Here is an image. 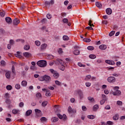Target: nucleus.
Instances as JSON below:
<instances>
[{"instance_id":"nucleus-44","label":"nucleus","mask_w":125,"mask_h":125,"mask_svg":"<svg viewBox=\"0 0 125 125\" xmlns=\"http://www.w3.org/2000/svg\"><path fill=\"white\" fill-rule=\"evenodd\" d=\"M39 80L40 81V82H43V81H44V76L39 77Z\"/></svg>"},{"instance_id":"nucleus-19","label":"nucleus","mask_w":125,"mask_h":125,"mask_svg":"<svg viewBox=\"0 0 125 125\" xmlns=\"http://www.w3.org/2000/svg\"><path fill=\"white\" fill-rule=\"evenodd\" d=\"M96 6L97 7H98V8H102V4L99 2H96Z\"/></svg>"},{"instance_id":"nucleus-42","label":"nucleus","mask_w":125,"mask_h":125,"mask_svg":"<svg viewBox=\"0 0 125 125\" xmlns=\"http://www.w3.org/2000/svg\"><path fill=\"white\" fill-rule=\"evenodd\" d=\"M21 87V86L20 85V84H16L15 85V88H16V89H20Z\"/></svg>"},{"instance_id":"nucleus-58","label":"nucleus","mask_w":125,"mask_h":125,"mask_svg":"<svg viewBox=\"0 0 125 125\" xmlns=\"http://www.w3.org/2000/svg\"><path fill=\"white\" fill-rule=\"evenodd\" d=\"M46 17L48 19H51V15L50 14H48L47 15H46Z\"/></svg>"},{"instance_id":"nucleus-37","label":"nucleus","mask_w":125,"mask_h":125,"mask_svg":"<svg viewBox=\"0 0 125 125\" xmlns=\"http://www.w3.org/2000/svg\"><path fill=\"white\" fill-rule=\"evenodd\" d=\"M41 121L42 122H46V121H47V119L45 117H42L41 118Z\"/></svg>"},{"instance_id":"nucleus-49","label":"nucleus","mask_w":125,"mask_h":125,"mask_svg":"<svg viewBox=\"0 0 125 125\" xmlns=\"http://www.w3.org/2000/svg\"><path fill=\"white\" fill-rule=\"evenodd\" d=\"M12 72L14 74V75H15V67H14V65L12 66Z\"/></svg>"},{"instance_id":"nucleus-47","label":"nucleus","mask_w":125,"mask_h":125,"mask_svg":"<svg viewBox=\"0 0 125 125\" xmlns=\"http://www.w3.org/2000/svg\"><path fill=\"white\" fill-rule=\"evenodd\" d=\"M85 85L87 87H89V86L91 85V83H90V82H86L85 83Z\"/></svg>"},{"instance_id":"nucleus-29","label":"nucleus","mask_w":125,"mask_h":125,"mask_svg":"<svg viewBox=\"0 0 125 125\" xmlns=\"http://www.w3.org/2000/svg\"><path fill=\"white\" fill-rule=\"evenodd\" d=\"M32 114V110H28L26 112V116H30Z\"/></svg>"},{"instance_id":"nucleus-57","label":"nucleus","mask_w":125,"mask_h":125,"mask_svg":"<svg viewBox=\"0 0 125 125\" xmlns=\"http://www.w3.org/2000/svg\"><path fill=\"white\" fill-rule=\"evenodd\" d=\"M117 103L119 106H122L123 105V102H122V101H118Z\"/></svg>"},{"instance_id":"nucleus-46","label":"nucleus","mask_w":125,"mask_h":125,"mask_svg":"<svg viewBox=\"0 0 125 125\" xmlns=\"http://www.w3.org/2000/svg\"><path fill=\"white\" fill-rule=\"evenodd\" d=\"M41 22L42 24H45V23L47 22V20L46 19H44L41 21Z\"/></svg>"},{"instance_id":"nucleus-45","label":"nucleus","mask_w":125,"mask_h":125,"mask_svg":"<svg viewBox=\"0 0 125 125\" xmlns=\"http://www.w3.org/2000/svg\"><path fill=\"white\" fill-rule=\"evenodd\" d=\"M36 97H37V98H42V94L40 93H37L36 94Z\"/></svg>"},{"instance_id":"nucleus-61","label":"nucleus","mask_w":125,"mask_h":125,"mask_svg":"<svg viewBox=\"0 0 125 125\" xmlns=\"http://www.w3.org/2000/svg\"><path fill=\"white\" fill-rule=\"evenodd\" d=\"M112 76L113 77H119V76H120V74H119V73H113V74H112Z\"/></svg>"},{"instance_id":"nucleus-25","label":"nucleus","mask_w":125,"mask_h":125,"mask_svg":"<svg viewBox=\"0 0 125 125\" xmlns=\"http://www.w3.org/2000/svg\"><path fill=\"white\" fill-rule=\"evenodd\" d=\"M89 57L90 59H95V58H96V56L94 54H91L89 56Z\"/></svg>"},{"instance_id":"nucleus-48","label":"nucleus","mask_w":125,"mask_h":125,"mask_svg":"<svg viewBox=\"0 0 125 125\" xmlns=\"http://www.w3.org/2000/svg\"><path fill=\"white\" fill-rule=\"evenodd\" d=\"M60 68L62 71H64V70H65V66L63 64H62Z\"/></svg>"},{"instance_id":"nucleus-17","label":"nucleus","mask_w":125,"mask_h":125,"mask_svg":"<svg viewBox=\"0 0 125 125\" xmlns=\"http://www.w3.org/2000/svg\"><path fill=\"white\" fill-rule=\"evenodd\" d=\"M27 83L26 81H22L21 83V85L22 86L26 87L27 86Z\"/></svg>"},{"instance_id":"nucleus-2","label":"nucleus","mask_w":125,"mask_h":125,"mask_svg":"<svg viewBox=\"0 0 125 125\" xmlns=\"http://www.w3.org/2000/svg\"><path fill=\"white\" fill-rule=\"evenodd\" d=\"M37 64L39 67H41V68H44V67H46L47 62L46 61L44 60H41L37 62Z\"/></svg>"},{"instance_id":"nucleus-54","label":"nucleus","mask_w":125,"mask_h":125,"mask_svg":"<svg viewBox=\"0 0 125 125\" xmlns=\"http://www.w3.org/2000/svg\"><path fill=\"white\" fill-rule=\"evenodd\" d=\"M0 64L1 66H5V61L3 60L1 61Z\"/></svg>"},{"instance_id":"nucleus-7","label":"nucleus","mask_w":125,"mask_h":125,"mask_svg":"<svg viewBox=\"0 0 125 125\" xmlns=\"http://www.w3.org/2000/svg\"><path fill=\"white\" fill-rule=\"evenodd\" d=\"M19 23H20V21L17 18H16L13 20V24L15 26H17Z\"/></svg>"},{"instance_id":"nucleus-39","label":"nucleus","mask_w":125,"mask_h":125,"mask_svg":"<svg viewBox=\"0 0 125 125\" xmlns=\"http://www.w3.org/2000/svg\"><path fill=\"white\" fill-rule=\"evenodd\" d=\"M42 105L43 107H45L46 105H47V101H44L42 103Z\"/></svg>"},{"instance_id":"nucleus-30","label":"nucleus","mask_w":125,"mask_h":125,"mask_svg":"<svg viewBox=\"0 0 125 125\" xmlns=\"http://www.w3.org/2000/svg\"><path fill=\"white\" fill-rule=\"evenodd\" d=\"M83 42H90L91 40L90 39L87 38H84L83 39Z\"/></svg>"},{"instance_id":"nucleus-13","label":"nucleus","mask_w":125,"mask_h":125,"mask_svg":"<svg viewBox=\"0 0 125 125\" xmlns=\"http://www.w3.org/2000/svg\"><path fill=\"white\" fill-rule=\"evenodd\" d=\"M88 100H89V101H90V102H91V103H94V102H95V100L94 99V98L93 97H88L87 98Z\"/></svg>"},{"instance_id":"nucleus-20","label":"nucleus","mask_w":125,"mask_h":125,"mask_svg":"<svg viewBox=\"0 0 125 125\" xmlns=\"http://www.w3.org/2000/svg\"><path fill=\"white\" fill-rule=\"evenodd\" d=\"M87 118H88V119H89L90 120H94V119H95L96 118V116L93 115H88L87 116Z\"/></svg>"},{"instance_id":"nucleus-6","label":"nucleus","mask_w":125,"mask_h":125,"mask_svg":"<svg viewBox=\"0 0 125 125\" xmlns=\"http://www.w3.org/2000/svg\"><path fill=\"white\" fill-rule=\"evenodd\" d=\"M44 80L46 83H49L51 81V77L47 75H44Z\"/></svg>"},{"instance_id":"nucleus-4","label":"nucleus","mask_w":125,"mask_h":125,"mask_svg":"<svg viewBox=\"0 0 125 125\" xmlns=\"http://www.w3.org/2000/svg\"><path fill=\"white\" fill-rule=\"evenodd\" d=\"M107 82L111 83H116V78L113 76H110L107 78Z\"/></svg>"},{"instance_id":"nucleus-27","label":"nucleus","mask_w":125,"mask_h":125,"mask_svg":"<svg viewBox=\"0 0 125 125\" xmlns=\"http://www.w3.org/2000/svg\"><path fill=\"white\" fill-rule=\"evenodd\" d=\"M62 39H63V41H69V37H68L66 35H64L62 37Z\"/></svg>"},{"instance_id":"nucleus-14","label":"nucleus","mask_w":125,"mask_h":125,"mask_svg":"<svg viewBox=\"0 0 125 125\" xmlns=\"http://www.w3.org/2000/svg\"><path fill=\"white\" fill-rule=\"evenodd\" d=\"M47 47V44L46 43H43L41 45V49H42V50H44V49H46Z\"/></svg>"},{"instance_id":"nucleus-8","label":"nucleus","mask_w":125,"mask_h":125,"mask_svg":"<svg viewBox=\"0 0 125 125\" xmlns=\"http://www.w3.org/2000/svg\"><path fill=\"white\" fill-rule=\"evenodd\" d=\"M5 20L7 24H11L12 23V20L9 17L5 18Z\"/></svg>"},{"instance_id":"nucleus-5","label":"nucleus","mask_w":125,"mask_h":125,"mask_svg":"<svg viewBox=\"0 0 125 125\" xmlns=\"http://www.w3.org/2000/svg\"><path fill=\"white\" fill-rule=\"evenodd\" d=\"M91 23H92V21H91V20H90L89 21V23H88V25L90 26H88L86 27V29L87 30H93V28H92V27H94V25H93V23L91 24Z\"/></svg>"},{"instance_id":"nucleus-1","label":"nucleus","mask_w":125,"mask_h":125,"mask_svg":"<svg viewBox=\"0 0 125 125\" xmlns=\"http://www.w3.org/2000/svg\"><path fill=\"white\" fill-rule=\"evenodd\" d=\"M115 91H112V94L114 96H120L122 92L119 90L120 87L119 86H111Z\"/></svg>"},{"instance_id":"nucleus-59","label":"nucleus","mask_w":125,"mask_h":125,"mask_svg":"<svg viewBox=\"0 0 125 125\" xmlns=\"http://www.w3.org/2000/svg\"><path fill=\"white\" fill-rule=\"evenodd\" d=\"M10 43L11 45H13V44H14V43H15L14 41H13V40H10Z\"/></svg>"},{"instance_id":"nucleus-38","label":"nucleus","mask_w":125,"mask_h":125,"mask_svg":"<svg viewBox=\"0 0 125 125\" xmlns=\"http://www.w3.org/2000/svg\"><path fill=\"white\" fill-rule=\"evenodd\" d=\"M19 112H20L19 110L18 109H13L12 110V113L13 114H17V113H19Z\"/></svg>"},{"instance_id":"nucleus-32","label":"nucleus","mask_w":125,"mask_h":125,"mask_svg":"<svg viewBox=\"0 0 125 125\" xmlns=\"http://www.w3.org/2000/svg\"><path fill=\"white\" fill-rule=\"evenodd\" d=\"M0 16H1L2 17H4V15H5V12L3 11H0Z\"/></svg>"},{"instance_id":"nucleus-53","label":"nucleus","mask_w":125,"mask_h":125,"mask_svg":"<svg viewBox=\"0 0 125 125\" xmlns=\"http://www.w3.org/2000/svg\"><path fill=\"white\" fill-rule=\"evenodd\" d=\"M68 111L69 112V113H72V112H73V109H72L71 106H69L68 107Z\"/></svg>"},{"instance_id":"nucleus-41","label":"nucleus","mask_w":125,"mask_h":125,"mask_svg":"<svg viewBox=\"0 0 125 125\" xmlns=\"http://www.w3.org/2000/svg\"><path fill=\"white\" fill-rule=\"evenodd\" d=\"M55 83L56 84H57V85H59V86H60L62 84L61 82H59V81L58 80L55 81Z\"/></svg>"},{"instance_id":"nucleus-23","label":"nucleus","mask_w":125,"mask_h":125,"mask_svg":"<svg viewBox=\"0 0 125 125\" xmlns=\"http://www.w3.org/2000/svg\"><path fill=\"white\" fill-rule=\"evenodd\" d=\"M98 109H99V105H98V104H96L95 105H94L93 106V111H97V110H98Z\"/></svg>"},{"instance_id":"nucleus-12","label":"nucleus","mask_w":125,"mask_h":125,"mask_svg":"<svg viewBox=\"0 0 125 125\" xmlns=\"http://www.w3.org/2000/svg\"><path fill=\"white\" fill-rule=\"evenodd\" d=\"M23 55L24 57H26L27 58H29V57H31V56H32L31 53L28 52H24L23 53Z\"/></svg>"},{"instance_id":"nucleus-56","label":"nucleus","mask_w":125,"mask_h":125,"mask_svg":"<svg viewBox=\"0 0 125 125\" xmlns=\"http://www.w3.org/2000/svg\"><path fill=\"white\" fill-rule=\"evenodd\" d=\"M62 21L63 22V23H67L68 22H69V21L68 20V19L64 18L62 20Z\"/></svg>"},{"instance_id":"nucleus-24","label":"nucleus","mask_w":125,"mask_h":125,"mask_svg":"<svg viewBox=\"0 0 125 125\" xmlns=\"http://www.w3.org/2000/svg\"><path fill=\"white\" fill-rule=\"evenodd\" d=\"M51 120L53 123H56V122H58L59 119L56 117H53Z\"/></svg>"},{"instance_id":"nucleus-9","label":"nucleus","mask_w":125,"mask_h":125,"mask_svg":"<svg viewBox=\"0 0 125 125\" xmlns=\"http://www.w3.org/2000/svg\"><path fill=\"white\" fill-rule=\"evenodd\" d=\"M78 93L80 96V99H83V91H82L81 90H79L78 91Z\"/></svg>"},{"instance_id":"nucleus-34","label":"nucleus","mask_w":125,"mask_h":125,"mask_svg":"<svg viewBox=\"0 0 125 125\" xmlns=\"http://www.w3.org/2000/svg\"><path fill=\"white\" fill-rule=\"evenodd\" d=\"M6 87L7 90H11L12 89V86L10 85H7Z\"/></svg>"},{"instance_id":"nucleus-36","label":"nucleus","mask_w":125,"mask_h":125,"mask_svg":"<svg viewBox=\"0 0 125 125\" xmlns=\"http://www.w3.org/2000/svg\"><path fill=\"white\" fill-rule=\"evenodd\" d=\"M35 43L36 45H37V46H40L41 45V42L39 41H35Z\"/></svg>"},{"instance_id":"nucleus-3","label":"nucleus","mask_w":125,"mask_h":125,"mask_svg":"<svg viewBox=\"0 0 125 125\" xmlns=\"http://www.w3.org/2000/svg\"><path fill=\"white\" fill-rule=\"evenodd\" d=\"M50 71L53 74V76L55 79H58V78H59V74L57 71H56L53 69H50Z\"/></svg>"},{"instance_id":"nucleus-55","label":"nucleus","mask_w":125,"mask_h":125,"mask_svg":"<svg viewBox=\"0 0 125 125\" xmlns=\"http://www.w3.org/2000/svg\"><path fill=\"white\" fill-rule=\"evenodd\" d=\"M19 107H20L21 108H23V107H24V103L21 102L19 104Z\"/></svg>"},{"instance_id":"nucleus-50","label":"nucleus","mask_w":125,"mask_h":125,"mask_svg":"<svg viewBox=\"0 0 125 125\" xmlns=\"http://www.w3.org/2000/svg\"><path fill=\"white\" fill-rule=\"evenodd\" d=\"M48 59H53L54 58V57L52 55H49L47 56Z\"/></svg>"},{"instance_id":"nucleus-22","label":"nucleus","mask_w":125,"mask_h":125,"mask_svg":"<svg viewBox=\"0 0 125 125\" xmlns=\"http://www.w3.org/2000/svg\"><path fill=\"white\" fill-rule=\"evenodd\" d=\"M80 53V50H75L73 51V54H74V55H79Z\"/></svg>"},{"instance_id":"nucleus-64","label":"nucleus","mask_w":125,"mask_h":125,"mask_svg":"<svg viewBox=\"0 0 125 125\" xmlns=\"http://www.w3.org/2000/svg\"><path fill=\"white\" fill-rule=\"evenodd\" d=\"M113 122L111 121H107L106 125H112Z\"/></svg>"},{"instance_id":"nucleus-21","label":"nucleus","mask_w":125,"mask_h":125,"mask_svg":"<svg viewBox=\"0 0 125 125\" xmlns=\"http://www.w3.org/2000/svg\"><path fill=\"white\" fill-rule=\"evenodd\" d=\"M10 74H11L10 71H7L6 73L5 76L7 79H10Z\"/></svg>"},{"instance_id":"nucleus-31","label":"nucleus","mask_w":125,"mask_h":125,"mask_svg":"<svg viewBox=\"0 0 125 125\" xmlns=\"http://www.w3.org/2000/svg\"><path fill=\"white\" fill-rule=\"evenodd\" d=\"M46 4H54V0H51L50 2H45Z\"/></svg>"},{"instance_id":"nucleus-33","label":"nucleus","mask_w":125,"mask_h":125,"mask_svg":"<svg viewBox=\"0 0 125 125\" xmlns=\"http://www.w3.org/2000/svg\"><path fill=\"white\" fill-rule=\"evenodd\" d=\"M30 49V45H26L24 46V50H29Z\"/></svg>"},{"instance_id":"nucleus-11","label":"nucleus","mask_w":125,"mask_h":125,"mask_svg":"<svg viewBox=\"0 0 125 125\" xmlns=\"http://www.w3.org/2000/svg\"><path fill=\"white\" fill-rule=\"evenodd\" d=\"M99 48L101 50H105L107 49V46L105 44H102L99 46Z\"/></svg>"},{"instance_id":"nucleus-43","label":"nucleus","mask_w":125,"mask_h":125,"mask_svg":"<svg viewBox=\"0 0 125 125\" xmlns=\"http://www.w3.org/2000/svg\"><path fill=\"white\" fill-rule=\"evenodd\" d=\"M107 100H104L102 99L101 101H100V104L101 105H103V104H104V103H105V102H106V101H107Z\"/></svg>"},{"instance_id":"nucleus-10","label":"nucleus","mask_w":125,"mask_h":125,"mask_svg":"<svg viewBox=\"0 0 125 125\" xmlns=\"http://www.w3.org/2000/svg\"><path fill=\"white\" fill-rule=\"evenodd\" d=\"M105 63L109 64V65H115V62L113 61H110L109 60H106Z\"/></svg>"},{"instance_id":"nucleus-62","label":"nucleus","mask_w":125,"mask_h":125,"mask_svg":"<svg viewBox=\"0 0 125 125\" xmlns=\"http://www.w3.org/2000/svg\"><path fill=\"white\" fill-rule=\"evenodd\" d=\"M102 23H103V24H104L105 25H107V24H108V21H106V20L103 21Z\"/></svg>"},{"instance_id":"nucleus-60","label":"nucleus","mask_w":125,"mask_h":125,"mask_svg":"<svg viewBox=\"0 0 125 125\" xmlns=\"http://www.w3.org/2000/svg\"><path fill=\"white\" fill-rule=\"evenodd\" d=\"M105 110H110V109H111V107L109 105H107L105 107Z\"/></svg>"},{"instance_id":"nucleus-52","label":"nucleus","mask_w":125,"mask_h":125,"mask_svg":"<svg viewBox=\"0 0 125 125\" xmlns=\"http://www.w3.org/2000/svg\"><path fill=\"white\" fill-rule=\"evenodd\" d=\"M114 35H115V31H112L109 34V37H112Z\"/></svg>"},{"instance_id":"nucleus-18","label":"nucleus","mask_w":125,"mask_h":125,"mask_svg":"<svg viewBox=\"0 0 125 125\" xmlns=\"http://www.w3.org/2000/svg\"><path fill=\"white\" fill-rule=\"evenodd\" d=\"M35 111L37 116L40 117V116H41V110H39L38 109H35Z\"/></svg>"},{"instance_id":"nucleus-16","label":"nucleus","mask_w":125,"mask_h":125,"mask_svg":"<svg viewBox=\"0 0 125 125\" xmlns=\"http://www.w3.org/2000/svg\"><path fill=\"white\" fill-rule=\"evenodd\" d=\"M91 79V75H88L85 77L84 81H90Z\"/></svg>"},{"instance_id":"nucleus-35","label":"nucleus","mask_w":125,"mask_h":125,"mask_svg":"<svg viewBox=\"0 0 125 125\" xmlns=\"http://www.w3.org/2000/svg\"><path fill=\"white\" fill-rule=\"evenodd\" d=\"M78 66H79V67H83V68H84L85 67V65L83 64V63L80 62L78 63Z\"/></svg>"},{"instance_id":"nucleus-15","label":"nucleus","mask_w":125,"mask_h":125,"mask_svg":"<svg viewBox=\"0 0 125 125\" xmlns=\"http://www.w3.org/2000/svg\"><path fill=\"white\" fill-rule=\"evenodd\" d=\"M106 12L108 15H111V14H112V9H111V8H107Z\"/></svg>"},{"instance_id":"nucleus-28","label":"nucleus","mask_w":125,"mask_h":125,"mask_svg":"<svg viewBox=\"0 0 125 125\" xmlns=\"http://www.w3.org/2000/svg\"><path fill=\"white\" fill-rule=\"evenodd\" d=\"M45 95L46 96H47V97L51 96V93H50V91L49 90L46 91Z\"/></svg>"},{"instance_id":"nucleus-51","label":"nucleus","mask_w":125,"mask_h":125,"mask_svg":"<svg viewBox=\"0 0 125 125\" xmlns=\"http://www.w3.org/2000/svg\"><path fill=\"white\" fill-rule=\"evenodd\" d=\"M102 97L103 99H104V100H108V98L107 97H106V95H105L104 94L102 95Z\"/></svg>"},{"instance_id":"nucleus-63","label":"nucleus","mask_w":125,"mask_h":125,"mask_svg":"<svg viewBox=\"0 0 125 125\" xmlns=\"http://www.w3.org/2000/svg\"><path fill=\"white\" fill-rule=\"evenodd\" d=\"M104 94H109V90H108V89L104 90Z\"/></svg>"},{"instance_id":"nucleus-26","label":"nucleus","mask_w":125,"mask_h":125,"mask_svg":"<svg viewBox=\"0 0 125 125\" xmlns=\"http://www.w3.org/2000/svg\"><path fill=\"white\" fill-rule=\"evenodd\" d=\"M16 57L18 58H21V55L20 54V52L18 51L16 54H15Z\"/></svg>"},{"instance_id":"nucleus-40","label":"nucleus","mask_w":125,"mask_h":125,"mask_svg":"<svg viewBox=\"0 0 125 125\" xmlns=\"http://www.w3.org/2000/svg\"><path fill=\"white\" fill-rule=\"evenodd\" d=\"M87 49L88 50H94V47H93L92 46H89L87 47Z\"/></svg>"}]
</instances>
